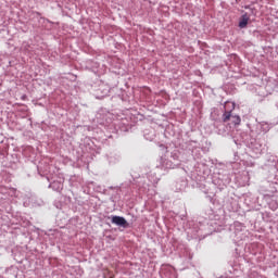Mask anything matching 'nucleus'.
Here are the masks:
<instances>
[{
	"mask_svg": "<svg viewBox=\"0 0 278 278\" xmlns=\"http://www.w3.org/2000/svg\"><path fill=\"white\" fill-rule=\"evenodd\" d=\"M229 121H231L232 125H240V123H242L239 115H231V112H225L223 114V122L227 123Z\"/></svg>",
	"mask_w": 278,
	"mask_h": 278,
	"instance_id": "1",
	"label": "nucleus"
},
{
	"mask_svg": "<svg viewBox=\"0 0 278 278\" xmlns=\"http://www.w3.org/2000/svg\"><path fill=\"white\" fill-rule=\"evenodd\" d=\"M111 223L113 225H117V227H123L124 229H127V227H129V223H127V219H125V217H121L118 215L112 216Z\"/></svg>",
	"mask_w": 278,
	"mask_h": 278,
	"instance_id": "2",
	"label": "nucleus"
},
{
	"mask_svg": "<svg viewBox=\"0 0 278 278\" xmlns=\"http://www.w3.org/2000/svg\"><path fill=\"white\" fill-rule=\"evenodd\" d=\"M249 21H251V17H249V15L247 13L243 14L239 21L240 29H244L247 27V25H249Z\"/></svg>",
	"mask_w": 278,
	"mask_h": 278,
	"instance_id": "3",
	"label": "nucleus"
}]
</instances>
